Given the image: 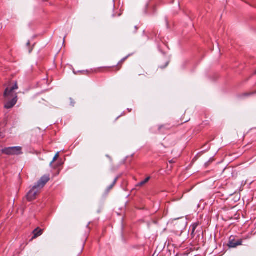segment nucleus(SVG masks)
Returning <instances> with one entry per match:
<instances>
[{
  "label": "nucleus",
  "mask_w": 256,
  "mask_h": 256,
  "mask_svg": "<svg viewBox=\"0 0 256 256\" xmlns=\"http://www.w3.org/2000/svg\"><path fill=\"white\" fill-rule=\"evenodd\" d=\"M41 188L34 185L28 192L26 198L29 202L34 200L36 198L37 196L40 193Z\"/></svg>",
  "instance_id": "obj_2"
},
{
  "label": "nucleus",
  "mask_w": 256,
  "mask_h": 256,
  "mask_svg": "<svg viewBox=\"0 0 256 256\" xmlns=\"http://www.w3.org/2000/svg\"><path fill=\"white\" fill-rule=\"evenodd\" d=\"M32 233L34 234V236L32 238L31 240H32L37 237L41 236L42 234V230L38 228L33 231Z\"/></svg>",
  "instance_id": "obj_5"
},
{
  "label": "nucleus",
  "mask_w": 256,
  "mask_h": 256,
  "mask_svg": "<svg viewBox=\"0 0 256 256\" xmlns=\"http://www.w3.org/2000/svg\"><path fill=\"white\" fill-rule=\"evenodd\" d=\"M59 156V152H58L55 155V156H54L52 162H50V166L52 167V164L54 162H55L57 159L58 158Z\"/></svg>",
  "instance_id": "obj_8"
},
{
  "label": "nucleus",
  "mask_w": 256,
  "mask_h": 256,
  "mask_svg": "<svg viewBox=\"0 0 256 256\" xmlns=\"http://www.w3.org/2000/svg\"><path fill=\"white\" fill-rule=\"evenodd\" d=\"M242 240H238L234 242V240H230L229 242L228 246L230 248H236L238 246L242 244Z\"/></svg>",
  "instance_id": "obj_6"
},
{
  "label": "nucleus",
  "mask_w": 256,
  "mask_h": 256,
  "mask_svg": "<svg viewBox=\"0 0 256 256\" xmlns=\"http://www.w3.org/2000/svg\"><path fill=\"white\" fill-rule=\"evenodd\" d=\"M50 176L48 175H44L42 176L40 180L38 182L36 186H38L40 188L42 189L45 184L49 181Z\"/></svg>",
  "instance_id": "obj_4"
},
{
  "label": "nucleus",
  "mask_w": 256,
  "mask_h": 256,
  "mask_svg": "<svg viewBox=\"0 0 256 256\" xmlns=\"http://www.w3.org/2000/svg\"><path fill=\"white\" fill-rule=\"evenodd\" d=\"M150 176L147 177L145 180H142L140 182L138 183L137 184V186H144L146 183H147L150 180Z\"/></svg>",
  "instance_id": "obj_7"
},
{
  "label": "nucleus",
  "mask_w": 256,
  "mask_h": 256,
  "mask_svg": "<svg viewBox=\"0 0 256 256\" xmlns=\"http://www.w3.org/2000/svg\"><path fill=\"white\" fill-rule=\"evenodd\" d=\"M198 226V224H197V223L194 224L192 225V234H194L195 230L197 228Z\"/></svg>",
  "instance_id": "obj_10"
},
{
  "label": "nucleus",
  "mask_w": 256,
  "mask_h": 256,
  "mask_svg": "<svg viewBox=\"0 0 256 256\" xmlns=\"http://www.w3.org/2000/svg\"><path fill=\"white\" fill-rule=\"evenodd\" d=\"M128 56L124 58L118 62V66H119V68H118V70H119L122 64L126 60Z\"/></svg>",
  "instance_id": "obj_9"
},
{
  "label": "nucleus",
  "mask_w": 256,
  "mask_h": 256,
  "mask_svg": "<svg viewBox=\"0 0 256 256\" xmlns=\"http://www.w3.org/2000/svg\"><path fill=\"white\" fill-rule=\"evenodd\" d=\"M2 152L6 155H18L22 154V148L20 146L6 148L2 149Z\"/></svg>",
  "instance_id": "obj_3"
},
{
  "label": "nucleus",
  "mask_w": 256,
  "mask_h": 256,
  "mask_svg": "<svg viewBox=\"0 0 256 256\" xmlns=\"http://www.w3.org/2000/svg\"><path fill=\"white\" fill-rule=\"evenodd\" d=\"M18 87L17 83L12 86H9L5 90L4 96V108L6 109H10L13 108L18 102L17 93L14 91L18 89Z\"/></svg>",
  "instance_id": "obj_1"
}]
</instances>
